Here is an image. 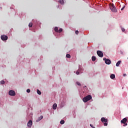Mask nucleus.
<instances>
[{
    "mask_svg": "<svg viewBox=\"0 0 128 128\" xmlns=\"http://www.w3.org/2000/svg\"><path fill=\"white\" fill-rule=\"evenodd\" d=\"M40 26V22L38 20L34 21V24L30 22L28 24L29 28H32V26H33L34 28H36L38 26Z\"/></svg>",
    "mask_w": 128,
    "mask_h": 128,
    "instance_id": "nucleus-1",
    "label": "nucleus"
},
{
    "mask_svg": "<svg viewBox=\"0 0 128 128\" xmlns=\"http://www.w3.org/2000/svg\"><path fill=\"white\" fill-rule=\"evenodd\" d=\"M60 108H64V106H66V97L65 96L63 98L60 97Z\"/></svg>",
    "mask_w": 128,
    "mask_h": 128,
    "instance_id": "nucleus-2",
    "label": "nucleus"
},
{
    "mask_svg": "<svg viewBox=\"0 0 128 128\" xmlns=\"http://www.w3.org/2000/svg\"><path fill=\"white\" fill-rule=\"evenodd\" d=\"M92 96L88 95V96H85L84 98H82V100H83L84 102H88V100H92Z\"/></svg>",
    "mask_w": 128,
    "mask_h": 128,
    "instance_id": "nucleus-3",
    "label": "nucleus"
},
{
    "mask_svg": "<svg viewBox=\"0 0 128 128\" xmlns=\"http://www.w3.org/2000/svg\"><path fill=\"white\" fill-rule=\"evenodd\" d=\"M82 72H84V68L80 65H79L78 70L76 72V74L78 75L80 74H82Z\"/></svg>",
    "mask_w": 128,
    "mask_h": 128,
    "instance_id": "nucleus-4",
    "label": "nucleus"
},
{
    "mask_svg": "<svg viewBox=\"0 0 128 128\" xmlns=\"http://www.w3.org/2000/svg\"><path fill=\"white\" fill-rule=\"evenodd\" d=\"M32 118V112H30V110H27V117L26 120H30Z\"/></svg>",
    "mask_w": 128,
    "mask_h": 128,
    "instance_id": "nucleus-5",
    "label": "nucleus"
},
{
    "mask_svg": "<svg viewBox=\"0 0 128 128\" xmlns=\"http://www.w3.org/2000/svg\"><path fill=\"white\" fill-rule=\"evenodd\" d=\"M101 122L104 124V126H108V120L105 118H101Z\"/></svg>",
    "mask_w": 128,
    "mask_h": 128,
    "instance_id": "nucleus-6",
    "label": "nucleus"
},
{
    "mask_svg": "<svg viewBox=\"0 0 128 128\" xmlns=\"http://www.w3.org/2000/svg\"><path fill=\"white\" fill-rule=\"evenodd\" d=\"M110 9L112 12H116V6H114V4H112L110 6Z\"/></svg>",
    "mask_w": 128,
    "mask_h": 128,
    "instance_id": "nucleus-7",
    "label": "nucleus"
},
{
    "mask_svg": "<svg viewBox=\"0 0 128 128\" xmlns=\"http://www.w3.org/2000/svg\"><path fill=\"white\" fill-rule=\"evenodd\" d=\"M8 94L11 96H16V92L14 90H10L8 92Z\"/></svg>",
    "mask_w": 128,
    "mask_h": 128,
    "instance_id": "nucleus-8",
    "label": "nucleus"
},
{
    "mask_svg": "<svg viewBox=\"0 0 128 128\" xmlns=\"http://www.w3.org/2000/svg\"><path fill=\"white\" fill-rule=\"evenodd\" d=\"M103 60L105 61L106 64H110L112 62L109 59H106V58H104Z\"/></svg>",
    "mask_w": 128,
    "mask_h": 128,
    "instance_id": "nucleus-9",
    "label": "nucleus"
},
{
    "mask_svg": "<svg viewBox=\"0 0 128 128\" xmlns=\"http://www.w3.org/2000/svg\"><path fill=\"white\" fill-rule=\"evenodd\" d=\"M128 120V119L126 118H124L121 120V123L122 124H124V126H128V124H126Z\"/></svg>",
    "mask_w": 128,
    "mask_h": 128,
    "instance_id": "nucleus-10",
    "label": "nucleus"
},
{
    "mask_svg": "<svg viewBox=\"0 0 128 128\" xmlns=\"http://www.w3.org/2000/svg\"><path fill=\"white\" fill-rule=\"evenodd\" d=\"M54 31L56 32H57V34H60V32H62V28H60L58 30V27H55Z\"/></svg>",
    "mask_w": 128,
    "mask_h": 128,
    "instance_id": "nucleus-11",
    "label": "nucleus"
},
{
    "mask_svg": "<svg viewBox=\"0 0 128 128\" xmlns=\"http://www.w3.org/2000/svg\"><path fill=\"white\" fill-rule=\"evenodd\" d=\"M97 54L100 56V58H102L104 56V54L101 51H97Z\"/></svg>",
    "mask_w": 128,
    "mask_h": 128,
    "instance_id": "nucleus-12",
    "label": "nucleus"
},
{
    "mask_svg": "<svg viewBox=\"0 0 128 128\" xmlns=\"http://www.w3.org/2000/svg\"><path fill=\"white\" fill-rule=\"evenodd\" d=\"M27 126L28 128H32V120H30L28 122Z\"/></svg>",
    "mask_w": 128,
    "mask_h": 128,
    "instance_id": "nucleus-13",
    "label": "nucleus"
},
{
    "mask_svg": "<svg viewBox=\"0 0 128 128\" xmlns=\"http://www.w3.org/2000/svg\"><path fill=\"white\" fill-rule=\"evenodd\" d=\"M1 40H8V36L5 35L1 36Z\"/></svg>",
    "mask_w": 128,
    "mask_h": 128,
    "instance_id": "nucleus-14",
    "label": "nucleus"
},
{
    "mask_svg": "<svg viewBox=\"0 0 128 128\" xmlns=\"http://www.w3.org/2000/svg\"><path fill=\"white\" fill-rule=\"evenodd\" d=\"M44 118V116H40L36 120V122H38L40 120H42Z\"/></svg>",
    "mask_w": 128,
    "mask_h": 128,
    "instance_id": "nucleus-15",
    "label": "nucleus"
},
{
    "mask_svg": "<svg viewBox=\"0 0 128 128\" xmlns=\"http://www.w3.org/2000/svg\"><path fill=\"white\" fill-rule=\"evenodd\" d=\"M56 108H58V104H54L52 106L53 110H56Z\"/></svg>",
    "mask_w": 128,
    "mask_h": 128,
    "instance_id": "nucleus-16",
    "label": "nucleus"
},
{
    "mask_svg": "<svg viewBox=\"0 0 128 128\" xmlns=\"http://www.w3.org/2000/svg\"><path fill=\"white\" fill-rule=\"evenodd\" d=\"M110 78L112 80H114V78H116V75H114V74H112L110 76Z\"/></svg>",
    "mask_w": 128,
    "mask_h": 128,
    "instance_id": "nucleus-17",
    "label": "nucleus"
},
{
    "mask_svg": "<svg viewBox=\"0 0 128 128\" xmlns=\"http://www.w3.org/2000/svg\"><path fill=\"white\" fill-rule=\"evenodd\" d=\"M58 2H60V4H64V0H59Z\"/></svg>",
    "mask_w": 128,
    "mask_h": 128,
    "instance_id": "nucleus-18",
    "label": "nucleus"
},
{
    "mask_svg": "<svg viewBox=\"0 0 128 128\" xmlns=\"http://www.w3.org/2000/svg\"><path fill=\"white\" fill-rule=\"evenodd\" d=\"M84 91H82V92L83 94H84V92H86V90H88V88H86V86H84Z\"/></svg>",
    "mask_w": 128,
    "mask_h": 128,
    "instance_id": "nucleus-19",
    "label": "nucleus"
},
{
    "mask_svg": "<svg viewBox=\"0 0 128 128\" xmlns=\"http://www.w3.org/2000/svg\"><path fill=\"white\" fill-rule=\"evenodd\" d=\"M120 62H122V61L120 60L118 61L116 64V66H120Z\"/></svg>",
    "mask_w": 128,
    "mask_h": 128,
    "instance_id": "nucleus-20",
    "label": "nucleus"
},
{
    "mask_svg": "<svg viewBox=\"0 0 128 128\" xmlns=\"http://www.w3.org/2000/svg\"><path fill=\"white\" fill-rule=\"evenodd\" d=\"M92 62H96V56H92Z\"/></svg>",
    "mask_w": 128,
    "mask_h": 128,
    "instance_id": "nucleus-21",
    "label": "nucleus"
},
{
    "mask_svg": "<svg viewBox=\"0 0 128 128\" xmlns=\"http://www.w3.org/2000/svg\"><path fill=\"white\" fill-rule=\"evenodd\" d=\"M66 58H70V54H66Z\"/></svg>",
    "mask_w": 128,
    "mask_h": 128,
    "instance_id": "nucleus-22",
    "label": "nucleus"
},
{
    "mask_svg": "<svg viewBox=\"0 0 128 128\" xmlns=\"http://www.w3.org/2000/svg\"><path fill=\"white\" fill-rule=\"evenodd\" d=\"M37 94H42V92H40V91L38 90H37Z\"/></svg>",
    "mask_w": 128,
    "mask_h": 128,
    "instance_id": "nucleus-23",
    "label": "nucleus"
},
{
    "mask_svg": "<svg viewBox=\"0 0 128 128\" xmlns=\"http://www.w3.org/2000/svg\"><path fill=\"white\" fill-rule=\"evenodd\" d=\"M60 124H64V120H62L60 122Z\"/></svg>",
    "mask_w": 128,
    "mask_h": 128,
    "instance_id": "nucleus-24",
    "label": "nucleus"
},
{
    "mask_svg": "<svg viewBox=\"0 0 128 128\" xmlns=\"http://www.w3.org/2000/svg\"><path fill=\"white\" fill-rule=\"evenodd\" d=\"M77 86H80V82H76Z\"/></svg>",
    "mask_w": 128,
    "mask_h": 128,
    "instance_id": "nucleus-25",
    "label": "nucleus"
},
{
    "mask_svg": "<svg viewBox=\"0 0 128 128\" xmlns=\"http://www.w3.org/2000/svg\"><path fill=\"white\" fill-rule=\"evenodd\" d=\"M0 84H4V80L1 81Z\"/></svg>",
    "mask_w": 128,
    "mask_h": 128,
    "instance_id": "nucleus-26",
    "label": "nucleus"
},
{
    "mask_svg": "<svg viewBox=\"0 0 128 128\" xmlns=\"http://www.w3.org/2000/svg\"><path fill=\"white\" fill-rule=\"evenodd\" d=\"M26 92H28V93L30 92V90L28 89V90H26Z\"/></svg>",
    "mask_w": 128,
    "mask_h": 128,
    "instance_id": "nucleus-27",
    "label": "nucleus"
},
{
    "mask_svg": "<svg viewBox=\"0 0 128 128\" xmlns=\"http://www.w3.org/2000/svg\"><path fill=\"white\" fill-rule=\"evenodd\" d=\"M124 8H126V6H124L121 8V10H124Z\"/></svg>",
    "mask_w": 128,
    "mask_h": 128,
    "instance_id": "nucleus-28",
    "label": "nucleus"
},
{
    "mask_svg": "<svg viewBox=\"0 0 128 128\" xmlns=\"http://www.w3.org/2000/svg\"><path fill=\"white\" fill-rule=\"evenodd\" d=\"M76 34H78V30H76Z\"/></svg>",
    "mask_w": 128,
    "mask_h": 128,
    "instance_id": "nucleus-29",
    "label": "nucleus"
},
{
    "mask_svg": "<svg viewBox=\"0 0 128 128\" xmlns=\"http://www.w3.org/2000/svg\"><path fill=\"white\" fill-rule=\"evenodd\" d=\"M90 126H91V128H94V125L92 124H90Z\"/></svg>",
    "mask_w": 128,
    "mask_h": 128,
    "instance_id": "nucleus-30",
    "label": "nucleus"
},
{
    "mask_svg": "<svg viewBox=\"0 0 128 128\" xmlns=\"http://www.w3.org/2000/svg\"><path fill=\"white\" fill-rule=\"evenodd\" d=\"M122 32H124V30H125L124 28H122Z\"/></svg>",
    "mask_w": 128,
    "mask_h": 128,
    "instance_id": "nucleus-31",
    "label": "nucleus"
},
{
    "mask_svg": "<svg viewBox=\"0 0 128 128\" xmlns=\"http://www.w3.org/2000/svg\"><path fill=\"white\" fill-rule=\"evenodd\" d=\"M126 76V74H123V76Z\"/></svg>",
    "mask_w": 128,
    "mask_h": 128,
    "instance_id": "nucleus-32",
    "label": "nucleus"
},
{
    "mask_svg": "<svg viewBox=\"0 0 128 128\" xmlns=\"http://www.w3.org/2000/svg\"><path fill=\"white\" fill-rule=\"evenodd\" d=\"M58 8H60V6H58Z\"/></svg>",
    "mask_w": 128,
    "mask_h": 128,
    "instance_id": "nucleus-33",
    "label": "nucleus"
},
{
    "mask_svg": "<svg viewBox=\"0 0 128 128\" xmlns=\"http://www.w3.org/2000/svg\"><path fill=\"white\" fill-rule=\"evenodd\" d=\"M80 94H82V92H80Z\"/></svg>",
    "mask_w": 128,
    "mask_h": 128,
    "instance_id": "nucleus-34",
    "label": "nucleus"
}]
</instances>
